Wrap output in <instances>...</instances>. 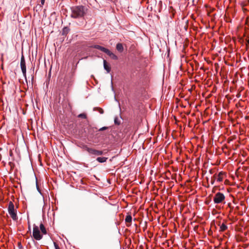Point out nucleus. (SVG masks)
I'll return each mask as SVG.
<instances>
[{"label":"nucleus","instance_id":"b1692460","mask_svg":"<svg viewBox=\"0 0 249 249\" xmlns=\"http://www.w3.org/2000/svg\"><path fill=\"white\" fill-rule=\"evenodd\" d=\"M29 229H30V226L29 225Z\"/></svg>","mask_w":249,"mask_h":249},{"label":"nucleus","instance_id":"20e7f679","mask_svg":"<svg viewBox=\"0 0 249 249\" xmlns=\"http://www.w3.org/2000/svg\"><path fill=\"white\" fill-rule=\"evenodd\" d=\"M224 173L223 172H220L218 174H215L211 178V183L212 184H213L215 180L218 182H221L223 179V175Z\"/></svg>","mask_w":249,"mask_h":249},{"label":"nucleus","instance_id":"7ed1b4c3","mask_svg":"<svg viewBox=\"0 0 249 249\" xmlns=\"http://www.w3.org/2000/svg\"><path fill=\"white\" fill-rule=\"evenodd\" d=\"M225 199L224 195L220 192L217 193L213 197V201L214 204H220L222 203Z\"/></svg>","mask_w":249,"mask_h":249},{"label":"nucleus","instance_id":"4be33fe9","mask_svg":"<svg viewBox=\"0 0 249 249\" xmlns=\"http://www.w3.org/2000/svg\"><path fill=\"white\" fill-rule=\"evenodd\" d=\"M100 113H103V110L101 108L100 109Z\"/></svg>","mask_w":249,"mask_h":249},{"label":"nucleus","instance_id":"f03ea898","mask_svg":"<svg viewBox=\"0 0 249 249\" xmlns=\"http://www.w3.org/2000/svg\"><path fill=\"white\" fill-rule=\"evenodd\" d=\"M8 212L13 220L16 221L18 220L17 211L12 201H10L8 204Z\"/></svg>","mask_w":249,"mask_h":249},{"label":"nucleus","instance_id":"a211bd4d","mask_svg":"<svg viewBox=\"0 0 249 249\" xmlns=\"http://www.w3.org/2000/svg\"><path fill=\"white\" fill-rule=\"evenodd\" d=\"M68 28L65 27L63 29V32H68Z\"/></svg>","mask_w":249,"mask_h":249},{"label":"nucleus","instance_id":"412c9836","mask_svg":"<svg viewBox=\"0 0 249 249\" xmlns=\"http://www.w3.org/2000/svg\"><path fill=\"white\" fill-rule=\"evenodd\" d=\"M106 129V127H103L102 128H101L100 130H105Z\"/></svg>","mask_w":249,"mask_h":249},{"label":"nucleus","instance_id":"f8f14e48","mask_svg":"<svg viewBox=\"0 0 249 249\" xmlns=\"http://www.w3.org/2000/svg\"><path fill=\"white\" fill-rule=\"evenodd\" d=\"M107 159V158L105 157H98L96 160L99 162L103 163L106 162Z\"/></svg>","mask_w":249,"mask_h":249},{"label":"nucleus","instance_id":"1a4fd4ad","mask_svg":"<svg viewBox=\"0 0 249 249\" xmlns=\"http://www.w3.org/2000/svg\"><path fill=\"white\" fill-rule=\"evenodd\" d=\"M93 47L94 48H95V49H98L104 53H106V51H107V49L105 48V47H103L102 46H101L100 45H95L93 46Z\"/></svg>","mask_w":249,"mask_h":249},{"label":"nucleus","instance_id":"6ab92c4d","mask_svg":"<svg viewBox=\"0 0 249 249\" xmlns=\"http://www.w3.org/2000/svg\"><path fill=\"white\" fill-rule=\"evenodd\" d=\"M45 0H41V4L42 5H44Z\"/></svg>","mask_w":249,"mask_h":249},{"label":"nucleus","instance_id":"f257e3e1","mask_svg":"<svg viewBox=\"0 0 249 249\" xmlns=\"http://www.w3.org/2000/svg\"><path fill=\"white\" fill-rule=\"evenodd\" d=\"M71 17L74 18H82L86 13V9L83 6H75L71 8Z\"/></svg>","mask_w":249,"mask_h":249},{"label":"nucleus","instance_id":"dca6fc26","mask_svg":"<svg viewBox=\"0 0 249 249\" xmlns=\"http://www.w3.org/2000/svg\"><path fill=\"white\" fill-rule=\"evenodd\" d=\"M78 117L79 118L86 119V117H87V115H86V114L85 113H81V114L78 115Z\"/></svg>","mask_w":249,"mask_h":249},{"label":"nucleus","instance_id":"2eb2a0df","mask_svg":"<svg viewBox=\"0 0 249 249\" xmlns=\"http://www.w3.org/2000/svg\"><path fill=\"white\" fill-rule=\"evenodd\" d=\"M125 221L126 223H131L132 221V216L130 215H127L125 218Z\"/></svg>","mask_w":249,"mask_h":249},{"label":"nucleus","instance_id":"39448f33","mask_svg":"<svg viewBox=\"0 0 249 249\" xmlns=\"http://www.w3.org/2000/svg\"><path fill=\"white\" fill-rule=\"evenodd\" d=\"M33 236L36 240H40L42 238L38 227L34 225L33 227Z\"/></svg>","mask_w":249,"mask_h":249},{"label":"nucleus","instance_id":"9d476101","mask_svg":"<svg viewBox=\"0 0 249 249\" xmlns=\"http://www.w3.org/2000/svg\"><path fill=\"white\" fill-rule=\"evenodd\" d=\"M116 49L118 52L122 53L124 50L123 44L121 43H117L116 45Z\"/></svg>","mask_w":249,"mask_h":249},{"label":"nucleus","instance_id":"0eeeda50","mask_svg":"<svg viewBox=\"0 0 249 249\" xmlns=\"http://www.w3.org/2000/svg\"><path fill=\"white\" fill-rule=\"evenodd\" d=\"M85 149L90 154L99 156L102 155L103 154L102 151L97 150L93 148H89L87 146L85 147Z\"/></svg>","mask_w":249,"mask_h":249},{"label":"nucleus","instance_id":"4468645a","mask_svg":"<svg viewBox=\"0 0 249 249\" xmlns=\"http://www.w3.org/2000/svg\"><path fill=\"white\" fill-rule=\"evenodd\" d=\"M227 229V226L224 223H222L220 226V231H224L226 230Z\"/></svg>","mask_w":249,"mask_h":249},{"label":"nucleus","instance_id":"423d86ee","mask_svg":"<svg viewBox=\"0 0 249 249\" xmlns=\"http://www.w3.org/2000/svg\"><path fill=\"white\" fill-rule=\"evenodd\" d=\"M20 67L21 69L22 72L23 73V75L24 77L26 79V63L25 60L24 56L22 55L20 60Z\"/></svg>","mask_w":249,"mask_h":249},{"label":"nucleus","instance_id":"393cba45","mask_svg":"<svg viewBox=\"0 0 249 249\" xmlns=\"http://www.w3.org/2000/svg\"><path fill=\"white\" fill-rule=\"evenodd\" d=\"M214 192V190L213 189V192Z\"/></svg>","mask_w":249,"mask_h":249},{"label":"nucleus","instance_id":"aec40b11","mask_svg":"<svg viewBox=\"0 0 249 249\" xmlns=\"http://www.w3.org/2000/svg\"><path fill=\"white\" fill-rule=\"evenodd\" d=\"M36 187H37V189L38 191V192L40 193V190H39V189L38 188V185H37V183H36Z\"/></svg>","mask_w":249,"mask_h":249},{"label":"nucleus","instance_id":"6e6552de","mask_svg":"<svg viewBox=\"0 0 249 249\" xmlns=\"http://www.w3.org/2000/svg\"><path fill=\"white\" fill-rule=\"evenodd\" d=\"M106 53L112 59L114 60L118 59L117 56L113 53H112L111 51H110L108 49L107 50V51L106 52Z\"/></svg>","mask_w":249,"mask_h":249},{"label":"nucleus","instance_id":"9b49d317","mask_svg":"<svg viewBox=\"0 0 249 249\" xmlns=\"http://www.w3.org/2000/svg\"><path fill=\"white\" fill-rule=\"evenodd\" d=\"M104 68L106 70L107 73H109L110 71V67L109 65L107 63L106 60H104Z\"/></svg>","mask_w":249,"mask_h":249},{"label":"nucleus","instance_id":"f3484780","mask_svg":"<svg viewBox=\"0 0 249 249\" xmlns=\"http://www.w3.org/2000/svg\"><path fill=\"white\" fill-rule=\"evenodd\" d=\"M53 244L55 249H60L56 242H53Z\"/></svg>","mask_w":249,"mask_h":249},{"label":"nucleus","instance_id":"5701e85b","mask_svg":"<svg viewBox=\"0 0 249 249\" xmlns=\"http://www.w3.org/2000/svg\"><path fill=\"white\" fill-rule=\"evenodd\" d=\"M248 43L249 44V39L248 40Z\"/></svg>","mask_w":249,"mask_h":249},{"label":"nucleus","instance_id":"ddd939ff","mask_svg":"<svg viewBox=\"0 0 249 249\" xmlns=\"http://www.w3.org/2000/svg\"><path fill=\"white\" fill-rule=\"evenodd\" d=\"M40 229L43 234H46L47 233L46 229L42 223L40 225Z\"/></svg>","mask_w":249,"mask_h":249}]
</instances>
